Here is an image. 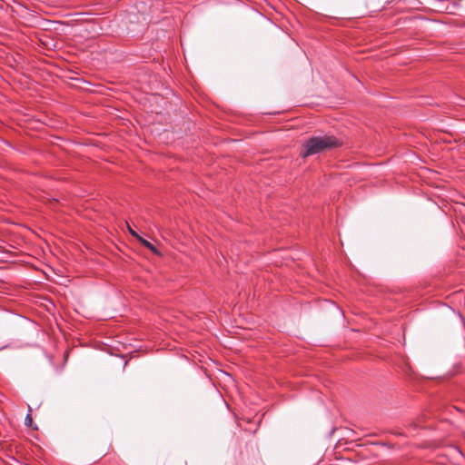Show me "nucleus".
I'll use <instances>...</instances> for the list:
<instances>
[{
	"label": "nucleus",
	"mask_w": 465,
	"mask_h": 465,
	"mask_svg": "<svg viewBox=\"0 0 465 465\" xmlns=\"http://www.w3.org/2000/svg\"><path fill=\"white\" fill-rule=\"evenodd\" d=\"M342 145V141L334 135H315L309 137L302 144V157L322 153Z\"/></svg>",
	"instance_id": "1"
},
{
	"label": "nucleus",
	"mask_w": 465,
	"mask_h": 465,
	"mask_svg": "<svg viewBox=\"0 0 465 465\" xmlns=\"http://www.w3.org/2000/svg\"><path fill=\"white\" fill-rule=\"evenodd\" d=\"M138 240L148 250L152 251L154 253H158L157 248L152 242H150L149 241H147L142 237H138Z\"/></svg>",
	"instance_id": "2"
},
{
	"label": "nucleus",
	"mask_w": 465,
	"mask_h": 465,
	"mask_svg": "<svg viewBox=\"0 0 465 465\" xmlns=\"http://www.w3.org/2000/svg\"><path fill=\"white\" fill-rule=\"evenodd\" d=\"M32 409L30 406H28V413L27 415L25 416V424L28 427H31L32 426V423H33V420H32V417H31V412Z\"/></svg>",
	"instance_id": "3"
},
{
	"label": "nucleus",
	"mask_w": 465,
	"mask_h": 465,
	"mask_svg": "<svg viewBox=\"0 0 465 465\" xmlns=\"http://www.w3.org/2000/svg\"><path fill=\"white\" fill-rule=\"evenodd\" d=\"M128 231H129V232H130L134 237H135V238H137V239H138V237H141V236L137 233V232H135L134 230H133L129 225H128Z\"/></svg>",
	"instance_id": "4"
}]
</instances>
